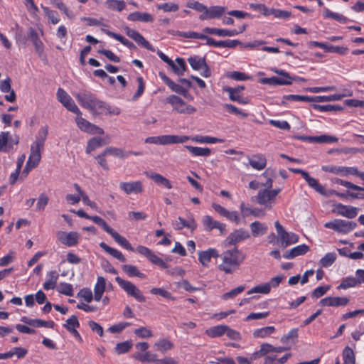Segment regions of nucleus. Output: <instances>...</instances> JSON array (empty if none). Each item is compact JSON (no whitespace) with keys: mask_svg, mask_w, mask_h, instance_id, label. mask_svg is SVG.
Segmentation results:
<instances>
[{"mask_svg":"<svg viewBox=\"0 0 364 364\" xmlns=\"http://www.w3.org/2000/svg\"><path fill=\"white\" fill-rule=\"evenodd\" d=\"M219 257L222 262L218 269L225 274H232L238 269L246 258L245 255L236 247L223 252Z\"/></svg>","mask_w":364,"mask_h":364,"instance_id":"1","label":"nucleus"},{"mask_svg":"<svg viewBox=\"0 0 364 364\" xmlns=\"http://www.w3.org/2000/svg\"><path fill=\"white\" fill-rule=\"evenodd\" d=\"M281 191V188L274 190L263 189L260 190L256 196L251 198L252 202H256L264 208L271 209L275 203V197Z\"/></svg>","mask_w":364,"mask_h":364,"instance_id":"2","label":"nucleus"},{"mask_svg":"<svg viewBox=\"0 0 364 364\" xmlns=\"http://www.w3.org/2000/svg\"><path fill=\"white\" fill-rule=\"evenodd\" d=\"M166 102L170 104L173 110L180 114H191L196 112V108L187 105L180 97L171 95L166 98Z\"/></svg>","mask_w":364,"mask_h":364,"instance_id":"3","label":"nucleus"},{"mask_svg":"<svg viewBox=\"0 0 364 364\" xmlns=\"http://www.w3.org/2000/svg\"><path fill=\"white\" fill-rule=\"evenodd\" d=\"M118 285L129 295L134 298L139 302H145L146 298L141 291L129 281L124 280L119 277L115 278Z\"/></svg>","mask_w":364,"mask_h":364,"instance_id":"4","label":"nucleus"},{"mask_svg":"<svg viewBox=\"0 0 364 364\" xmlns=\"http://www.w3.org/2000/svg\"><path fill=\"white\" fill-rule=\"evenodd\" d=\"M274 226L282 247L286 248L299 241V236L295 233L287 232L279 221L274 223Z\"/></svg>","mask_w":364,"mask_h":364,"instance_id":"5","label":"nucleus"},{"mask_svg":"<svg viewBox=\"0 0 364 364\" xmlns=\"http://www.w3.org/2000/svg\"><path fill=\"white\" fill-rule=\"evenodd\" d=\"M90 111L95 115L97 114H109V115H119L120 114V109L118 107H112L106 102L95 99L92 105Z\"/></svg>","mask_w":364,"mask_h":364,"instance_id":"6","label":"nucleus"},{"mask_svg":"<svg viewBox=\"0 0 364 364\" xmlns=\"http://www.w3.org/2000/svg\"><path fill=\"white\" fill-rule=\"evenodd\" d=\"M324 226L338 232L348 233L355 228L357 224L351 221L336 219L333 221L326 223Z\"/></svg>","mask_w":364,"mask_h":364,"instance_id":"7","label":"nucleus"},{"mask_svg":"<svg viewBox=\"0 0 364 364\" xmlns=\"http://www.w3.org/2000/svg\"><path fill=\"white\" fill-rule=\"evenodd\" d=\"M322 170L325 172L332 173L341 176L353 175L358 176L360 171L356 167H346L339 166H323Z\"/></svg>","mask_w":364,"mask_h":364,"instance_id":"8","label":"nucleus"},{"mask_svg":"<svg viewBox=\"0 0 364 364\" xmlns=\"http://www.w3.org/2000/svg\"><path fill=\"white\" fill-rule=\"evenodd\" d=\"M75 122L78 128L82 132H87L92 134L102 135L104 134V130L102 128L90 123L85 119L80 117V115H78L76 117Z\"/></svg>","mask_w":364,"mask_h":364,"instance_id":"9","label":"nucleus"},{"mask_svg":"<svg viewBox=\"0 0 364 364\" xmlns=\"http://www.w3.org/2000/svg\"><path fill=\"white\" fill-rule=\"evenodd\" d=\"M227 8L221 6H211L207 7L205 14H201L199 16L200 21L210 20L213 18H220L226 13Z\"/></svg>","mask_w":364,"mask_h":364,"instance_id":"10","label":"nucleus"},{"mask_svg":"<svg viewBox=\"0 0 364 364\" xmlns=\"http://www.w3.org/2000/svg\"><path fill=\"white\" fill-rule=\"evenodd\" d=\"M124 31L126 34L131 38L132 40H134L136 43H137L139 45L143 46L144 48H146L149 50L154 51V47L149 43V41H147L142 35H141L138 31L136 30H134L132 28H130L128 26L124 27Z\"/></svg>","mask_w":364,"mask_h":364,"instance_id":"11","label":"nucleus"},{"mask_svg":"<svg viewBox=\"0 0 364 364\" xmlns=\"http://www.w3.org/2000/svg\"><path fill=\"white\" fill-rule=\"evenodd\" d=\"M159 75L160 78L164 82V83L173 91L179 95H183L184 97H187L189 95V92L187 88L175 83L172 80L168 77L166 74L163 72H159Z\"/></svg>","mask_w":364,"mask_h":364,"instance_id":"12","label":"nucleus"},{"mask_svg":"<svg viewBox=\"0 0 364 364\" xmlns=\"http://www.w3.org/2000/svg\"><path fill=\"white\" fill-rule=\"evenodd\" d=\"M250 237V235L247 230L244 229H237L231 232L226 238L228 245H235L237 243L247 240Z\"/></svg>","mask_w":364,"mask_h":364,"instance_id":"13","label":"nucleus"},{"mask_svg":"<svg viewBox=\"0 0 364 364\" xmlns=\"http://www.w3.org/2000/svg\"><path fill=\"white\" fill-rule=\"evenodd\" d=\"M119 188L127 194L141 193L144 191L143 184L140 181L133 182H122Z\"/></svg>","mask_w":364,"mask_h":364,"instance_id":"14","label":"nucleus"},{"mask_svg":"<svg viewBox=\"0 0 364 364\" xmlns=\"http://www.w3.org/2000/svg\"><path fill=\"white\" fill-rule=\"evenodd\" d=\"M75 97L79 104L84 108L90 109L96 97L90 92L81 91L77 93Z\"/></svg>","mask_w":364,"mask_h":364,"instance_id":"15","label":"nucleus"},{"mask_svg":"<svg viewBox=\"0 0 364 364\" xmlns=\"http://www.w3.org/2000/svg\"><path fill=\"white\" fill-rule=\"evenodd\" d=\"M203 225L207 231H211L213 229H218L221 234H225L226 232L225 225L217 220H213L210 216L205 215L203 218Z\"/></svg>","mask_w":364,"mask_h":364,"instance_id":"16","label":"nucleus"},{"mask_svg":"<svg viewBox=\"0 0 364 364\" xmlns=\"http://www.w3.org/2000/svg\"><path fill=\"white\" fill-rule=\"evenodd\" d=\"M240 44H242V43L238 40L228 39L225 41H215L213 38L209 36H207L206 38V45L210 46L234 48Z\"/></svg>","mask_w":364,"mask_h":364,"instance_id":"17","label":"nucleus"},{"mask_svg":"<svg viewBox=\"0 0 364 364\" xmlns=\"http://www.w3.org/2000/svg\"><path fill=\"white\" fill-rule=\"evenodd\" d=\"M349 303V299L346 297H326L319 301L322 306H344Z\"/></svg>","mask_w":364,"mask_h":364,"instance_id":"18","label":"nucleus"},{"mask_svg":"<svg viewBox=\"0 0 364 364\" xmlns=\"http://www.w3.org/2000/svg\"><path fill=\"white\" fill-rule=\"evenodd\" d=\"M220 255L218 251L214 248H209L205 251H200L198 253V260L203 267H207L211 258H218Z\"/></svg>","mask_w":364,"mask_h":364,"instance_id":"19","label":"nucleus"},{"mask_svg":"<svg viewBox=\"0 0 364 364\" xmlns=\"http://www.w3.org/2000/svg\"><path fill=\"white\" fill-rule=\"evenodd\" d=\"M43 150L42 148L34 146L31 145V153L28 159L26 162L27 168L34 167L36 168L41 159V151Z\"/></svg>","mask_w":364,"mask_h":364,"instance_id":"20","label":"nucleus"},{"mask_svg":"<svg viewBox=\"0 0 364 364\" xmlns=\"http://www.w3.org/2000/svg\"><path fill=\"white\" fill-rule=\"evenodd\" d=\"M310 248L308 245L303 244L293 247L287 250L283 254V257L287 259H293L296 257L304 255L309 251Z\"/></svg>","mask_w":364,"mask_h":364,"instance_id":"21","label":"nucleus"},{"mask_svg":"<svg viewBox=\"0 0 364 364\" xmlns=\"http://www.w3.org/2000/svg\"><path fill=\"white\" fill-rule=\"evenodd\" d=\"M21 321L37 328L46 327V328H53L55 323L53 321H43L42 319H32L27 316H23L21 318Z\"/></svg>","mask_w":364,"mask_h":364,"instance_id":"22","label":"nucleus"},{"mask_svg":"<svg viewBox=\"0 0 364 364\" xmlns=\"http://www.w3.org/2000/svg\"><path fill=\"white\" fill-rule=\"evenodd\" d=\"M336 213L338 215L345 216L348 218H354L356 217L358 214V208L353 207L345 205L341 203H338L336 205Z\"/></svg>","mask_w":364,"mask_h":364,"instance_id":"23","label":"nucleus"},{"mask_svg":"<svg viewBox=\"0 0 364 364\" xmlns=\"http://www.w3.org/2000/svg\"><path fill=\"white\" fill-rule=\"evenodd\" d=\"M146 176L150 179L153 180L158 185L163 186L168 189L172 188L171 181L158 173L153 171L146 172Z\"/></svg>","mask_w":364,"mask_h":364,"instance_id":"24","label":"nucleus"},{"mask_svg":"<svg viewBox=\"0 0 364 364\" xmlns=\"http://www.w3.org/2000/svg\"><path fill=\"white\" fill-rule=\"evenodd\" d=\"M146 176L150 179L153 180L158 185L163 186L168 189L172 188L171 181L158 173L153 171L146 172Z\"/></svg>","mask_w":364,"mask_h":364,"instance_id":"25","label":"nucleus"},{"mask_svg":"<svg viewBox=\"0 0 364 364\" xmlns=\"http://www.w3.org/2000/svg\"><path fill=\"white\" fill-rule=\"evenodd\" d=\"M249 164L253 168L261 171L266 167L267 160L262 154H258L249 159Z\"/></svg>","mask_w":364,"mask_h":364,"instance_id":"26","label":"nucleus"},{"mask_svg":"<svg viewBox=\"0 0 364 364\" xmlns=\"http://www.w3.org/2000/svg\"><path fill=\"white\" fill-rule=\"evenodd\" d=\"M191 136L185 135H163V145L183 144L190 140Z\"/></svg>","mask_w":364,"mask_h":364,"instance_id":"27","label":"nucleus"},{"mask_svg":"<svg viewBox=\"0 0 364 364\" xmlns=\"http://www.w3.org/2000/svg\"><path fill=\"white\" fill-rule=\"evenodd\" d=\"M105 288L106 279L102 276L98 277L97 283L94 288V299L95 301H99L102 299V294L105 291Z\"/></svg>","mask_w":364,"mask_h":364,"instance_id":"28","label":"nucleus"},{"mask_svg":"<svg viewBox=\"0 0 364 364\" xmlns=\"http://www.w3.org/2000/svg\"><path fill=\"white\" fill-rule=\"evenodd\" d=\"M127 19L130 21L152 22L154 17L148 13L135 11L129 14Z\"/></svg>","mask_w":364,"mask_h":364,"instance_id":"29","label":"nucleus"},{"mask_svg":"<svg viewBox=\"0 0 364 364\" xmlns=\"http://www.w3.org/2000/svg\"><path fill=\"white\" fill-rule=\"evenodd\" d=\"M28 38L33 42L36 51L41 55L43 52V44L40 40L38 33L32 28L29 30Z\"/></svg>","mask_w":364,"mask_h":364,"instance_id":"30","label":"nucleus"},{"mask_svg":"<svg viewBox=\"0 0 364 364\" xmlns=\"http://www.w3.org/2000/svg\"><path fill=\"white\" fill-rule=\"evenodd\" d=\"M184 148L194 156H208L212 152L211 149L208 147H198L186 145L184 146Z\"/></svg>","mask_w":364,"mask_h":364,"instance_id":"31","label":"nucleus"},{"mask_svg":"<svg viewBox=\"0 0 364 364\" xmlns=\"http://www.w3.org/2000/svg\"><path fill=\"white\" fill-rule=\"evenodd\" d=\"M253 237L262 236L267 233L268 228L265 224L259 221H255L250 225Z\"/></svg>","mask_w":364,"mask_h":364,"instance_id":"32","label":"nucleus"},{"mask_svg":"<svg viewBox=\"0 0 364 364\" xmlns=\"http://www.w3.org/2000/svg\"><path fill=\"white\" fill-rule=\"evenodd\" d=\"M113 238L114 240L121 246L124 247L125 249L134 252V250L130 245V243L128 242V240L122 237L121 235H119L117 232H116L114 229H111L108 232Z\"/></svg>","mask_w":364,"mask_h":364,"instance_id":"33","label":"nucleus"},{"mask_svg":"<svg viewBox=\"0 0 364 364\" xmlns=\"http://www.w3.org/2000/svg\"><path fill=\"white\" fill-rule=\"evenodd\" d=\"M48 134V127L47 126L42 127L38 132L36 141L32 146L39 148H44V143Z\"/></svg>","mask_w":364,"mask_h":364,"instance_id":"34","label":"nucleus"},{"mask_svg":"<svg viewBox=\"0 0 364 364\" xmlns=\"http://www.w3.org/2000/svg\"><path fill=\"white\" fill-rule=\"evenodd\" d=\"M358 177H359L362 181H363V186H359L358 185H355L351 182H349V181H343L342 179H337L336 182L348 188V189H351V190H353V191H363L364 192V172H361L360 171Z\"/></svg>","mask_w":364,"mask_h":364,"instance_id":"35","label":"nucleus"},{"mask_svg":"<svg viewBox=\"0 0 364 364\" xmlns=\"http://www.w3.org/2000/svg\"><path fill=\"white\" fill-rule=\"evenodd\" d=\"M304 179L307 182L308 185L311 188H314L316 192L319 193L323 196H326V192L324 187L322 185H321L316 178L310 176L309 174L308 173L304 177Z\"/></svg>","mask_w":364,"mask_h":364,"instance_id":"36","label":"nucleus"},{"mask_svg":"<svg viewBox=\"0 0 364 364\" xmlns=\"http://www.w3.org/2000/svg\"><path fill=\"white\" fill-rule=\"evenodd\" d=\"M226 325H218L205 331V333L210 338L220 337L225 334Z\"/></svg>","mask_w":364,"mask_h":364,"instance_id":"37","label":"nucleus"},{"mask_svg":"<svg viewBox=\"0 0 364 364\" xmlns=\"http://www.w3.org/2000/svg\"><path fill=\"white\" fill-rule=\"evenodd\" d=\"M122 270L129 276V277H137L141 279H144L146 277L145 274L141 272L138 268L134 265L130 264H124L122 267Z\"/></svg>","mask_w":364,"mask_h":364,"instance_id":"38","label":"nucleus"},{"mask_svg":"<svg viewBox=\"0 0 364 364\" xmlns=\"http://www.w3.org/2000/svg\"><path fill=\"white\" fill-rule=\"evenodd\" d=\"M10 138L9 132H2L0 134V152H8L13 146L11 144H9Z\"/></svg>","mask_w":364,"mask_h":364,"instance_id":"39","label":"nucleus"},{"mask_svg":"<svg viewBox=\"0 0 364 364\" xmlns=\"http://www.w3.org/2000/svg\"><path fill=\"white\" fill-rule=\"evenodd\" d=\"M105 4L108 9L112 11H122L126 8V4L123 0H107Z\"/></svg>","mask_w":364,"mask_h":364,"instance_id":"40","label":"nucleus"},{"mask_svg":"<svg viewBox=\"0 0 364 364\" xmlns=\"http://www.w3.org/2000/svg\"><path fill=\"white\" fill-rule=\"evenodd\" d=\"M347 96L346 94H334L328 96H315L313 97V102H323L341 100L344 97Z\"/></svg>","mask_w":364,"mask_h":364,"instance_id":"41","label":"nucleus"},{"mask_svg":"<svg viewBox=\"0 0 364 364\" xmlns=\"http://www.w3.org/2000/svg\"><path fill=\"white\" fill-rule=\"evenodd\" d=\"M188 61L191 68L195 70H200L203 66H206L205 58H200L199 56L190 57Z\"/></svg>","mask_w":364,"mask_h":364,"instance_id":"42","label":"nucleus"},{"mask_svg":"<svg viewBox=\"0 0 364 364\" xmlns=\"http://www.w3.org/2000/svg\"><path fill=\"white\" fill-rule=\"evenodd\" d=\"M191 140L198 142V143H206V144H215V143H223L224 140L222 139L208 136H195L190 139Z\"/></svg>","mask_w":364,"mask_h":364,"instance_id":"43","label":"nucleus"},{"mask_svg":"<svg viewBox=\"0 0 364 364\" xmlns=\"http://www.w3.org/2000/svg\"><path fill=\"white\" fill-rule=\"evenodd\" d=\"M323 16L325 18H333V19L336 20L343 23H346L348 21V18L345 17L344 16H343L340 14L333 12L327 8H326L323 10Z\"/></svg>","mask_w":364,"mask_h":364,"instance_id":"44","label":"nucleus"},{"mask_svg":"<svg viewBox=\"0 0 364 364\" xmlns=\"http://www.w3.org/2000/svg\"><path fill=\"white\" fill-rule=\"evenodd\" d=\"M105 154H107V155H112L120 159H124L128 156V154H127V151L120 148L110 146L106 148L105 149Z\"/></svg>","mask_w":364,"mask_h":364,"instance_id":"45","label":"nucleus"},{"mask_svg":"<svg viewBox=\"0 0 364 364\" xmlns=\"http://www.w3.org/2000/svg\"><path fill=\"white\" fill-rule=\"evenodd\" d=\"M343 364H355V358L353 350L346 346L343 350Z\"/></svg>","mask_w":364,"mask_h":364,"instance_id":"46","label":"nucleus"},{"mask_svg":"<svg viewBox=\"0 0 364 364\" xmlns=\"http://www.w3.org/2000/svg\"><path fill=\"white\" fill-rule=\"evenodd\" d=\"M103 145V139L100 137H94L89 140L87 147L86 153L90 154L97 148Z\"/></svg>","mask_w":364,"mask_h":364,"instance_id":"47","label":"nucleus"},{"mask_svg":"<svg viewBox=\"0 0 364 364\" xmlns=\"http://www.w3.org/2000/svg\"><path fill=\"white\" fill-rule=\"evenodd\" d=\"M155 347L158 351L165 353L173 348V344L168 339H161L155 343Z\"/></svg>","mask_w":364,"mask_h":364,"instance_id":"48","label":"nucleus"},{"mask_svg":"<svg viewBox=\"0 0 364 364\" xmlns=\"http://www.w3.org/2000/svg\"><path fill=\"white\" fill-rule=\"evenodd\" d=\"M133 346L132 341H126L124 342L118 343L114 349L117 354H122L129 352Z\"/></svg>","mask_w":364,"mask_h":364,"instance_id":"49","label":"nucleus"},{"mask_svg":"<svg viewBox=\"0 0 364 364\" xmlns=\"http://www.w3.org/2000/svg\"><path fill=\"white\" fill-rule=\"evenodd\" d=\"M274 331L275 328L274 326L263 327L255 330L253 333V336L255 338H264L274 333Z\"/></svg>","mask_w":364,"mask_h":364,"instance_id":"50","label":"nucleus"},{"mask_svg":"<svg viewBox=\"0 0 364 364\" xmlns=\"http://www.w3.org/2000/svg\"><path fill=\"white\" fill-rule=\"evenodd\" d=\"M338 139L336 136H329V135H320L316 136L314 139V143L317 144H329V143H336L338 142Z\"/></svg>","mask_w":364,"mask_h":364,"instance_id":"51","label":"nucleus"},{"mask_svg":"<svg viewBox=\"0 0 364 364\" xmlns=\"http://www.w3.org/2000/svg\"><path fill=\"white\" fill-rule=\"evenodd\" d=\"M176 35L180 37L186 38H197V39H205L206 40L207 36L203 33H199L194 31L189 32H183V31H177Z\"/></svg>","mask_w":364,"mask_h":364,"instance_id":"52","label":"nucleus"},{"mask_svg":"<svg viewBox=\"0 0 364 364\" xmlns=\"http://www.w3.org/2000/svg\"><path fill=\"white\" fill-rule=\"evenodd\" d=\"M336 255L334 252H329L325 255L324 257H323L320 259V264L322 267H327L331 265L336 261Z\"/></svg>","mask_w":364,"mask_h":364,"instance_id":"53","label":"nucleus"},{"mask_svg":"<svg viewBox=\"0 0 364 364\" xmlns=\"http://www.w3.org/2000/svg\"><path fill=\"white\" fill-rule=\"evenodd\" d=\"M186 6L201 14H205V11H207V6L197 1L187 2Z\"/></svg>","mask_w":364,"mask_h":364,"instance_id":"54","label":"nucleus"},{"mask_svg":"<svg viewBox=\"0 0 364 364\" xmlns=\"http://www.w3.org/2000/svg\"><path fill=\"white\" fill-rule=\"evenodd\" d=\"M271 290L270 284L266 283L262 285L256 286L252 288L250 291H247V294H252L253 293H260V294H268Z\"/></svg>","mask_w":364,"mask_h":364,"instance_id":"55","label":"nucleus"},{"mask_svg":"<svg viewBox=\"0 0 364 364\" xmlns=\"http://www.w3.org/2000/svg\"><path fill=\"white\" fill-rule=\"evenodd\" d=\"M79 237V234L76 232H68L66 235L64 245L68 247L76 245L78 243Z\"/></svg>","mask_w":364,"mask_h":364,"instance_id":"56","label":"nucleus"},{"mask_svg":"<svg viewBox=\"0 0 364 364\" xmlns=\"http://www.w3.org/2000/svg\"><path fill=\"white\" fill-rule=\"evenodd\" d=\"M134 358L136 360H139L142 362H154L156 363V355L151 353L150 352H146L144 354H136L134 355Z\"/></svg>","mask_w":364,"mask_h":364,"instance_id":"57","label":"nucleus"},{"mask_svg":"<svg viewBox=\"0 0 364 364\" xmlns=\"http://www.w3.org/2000/svg\"><path fill=\"white\" fill-rule=\"evenodd\" d=\"M224 108L228 112L241 116L242 118H247L249 115L248 113L242 112V110L236 107L235 105L231 104H225Z\"/></svg>","mask_w":364,"mask_h":364,"instance_id":"58","label":"nucleus"},{"mask_svg":"<svg viewBox=\"0 0 364 364\" xmlns=\"http://www.w3.org/2000/svg\"><path fill=\"white\" fill-rule=\"evenodd\" d=\"M314 108L321 112H333V111H341L343 109L339 105H314Z\"/></svg>","mask_w":364,"mask_h":364,"instance_id":"59","label":"nucleus"},{"mask_svg":"<svg viewBox=\"0 0 364 364\" xmlns=\"http://www.w3.org/2000/svg\"><path fill=\"white\" fill-rule=\"evenodd\" d=\"M42 9L44 11L46 16L53 24H57L60 21V19L57 16L55 11H52L49 8L43 6H42Z\"/></svg>","mask_w":364,"mask_h":364,"instance_id":"60","label":"nucleus"},{"mask_svg":"<svg viewBox=\"0 0 364 364\" xmlns=\"http://www.w3.org/2000/svg\"><path fill=\"white\" fill-rule=\"evenodd\" d=\"M157 9L164 12H176L179 9V6L175 3H164L158 5Z\"/></svg>","mask_w":364,"mask_h":364,"instance_id":"61","label":"nucleus"},{"mask_svg":"<svg viewBox=\"0 0 364 364\" xmlns=\"http://www.w3.org/2000/svg\"><path fill=\"white\" fill-rule=\"evenodd\" d=\"M56 95L58 100L63 105L72 100L71 97L63 88H58Z\"/></svg>","mask_w":364,"mask_h":364,"instance_id":"62","label":"nucleus"},{"mask_svg":"<svg viewBox=\"0 0 364 364\" xmlns=\"http://www.w3.org/2000/svg\"><path fill=\"white\" fill-rule=\"evenodd\" d=\"M58 291L64 295L72 296L73 295V286L68 283H60L58 288Z\"/></svg>","mask_w":364,"mask_h":364,"instance_id":"63","label":"nucleus"},{"mask_svg":"<svg viewBox=\"0 0 364 364\" xmlns=\"http://www.w3.org/2000/svg\"><path fill=\"white\" fill-rule=\"evenodd\" d=\"M49 198L45 193H41L36 203V210L43 211L48 203Z\"/></svg>","mask_w":364,"mask_h":364,"instance_id":"64","label":"nucleus"}]
</instances>
